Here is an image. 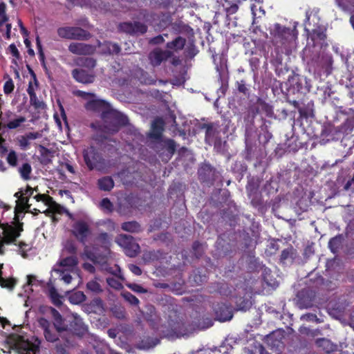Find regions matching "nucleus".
<instances>
[{
  "instance_id": "aec40b11",
  "label": "nucleus",
  "mask_w": 354,
  "mask_h": 354,
  "mask_svg": "<svg viewBox=\"0 0 354 354\" xmlns=\"http://www.w3.org/2000/svg\"><path fill=\"white\" fill-rule=\"evenodd\" d=\"M297 257V252L292 245H290L282 250L280 256V262L285 264L287 261H293Z\"/></svg>"
},
{
  "instance_id": "13d9d810",
  "label": "nucleus",
  "mask_w": 354,
  "mask_h": 354,
  "mask_svg": "<svg viewBox=\"0 0 354 354\" xmlns=\"http://www.w3.org/2000/svg\"><path fill=\"white\" fill-rule=\"evenodd\" d=\"M19 250L21 252V254L24 258H26L27 257L26 252L30 250V248H28V244L25 242L20 241L18 244Z\"/></svg>"
},
{
  "instance_id": "72a5a7b5",
  "label": "nucleus",
  "mask_w": 354,
  "mask_h": 354,
  "mask_svg": "<svg viewBox=\"0 0 354 354\" xmlns=\"http://www.w3.org/2000/svg\"><path fill=\"white\" fill-rule=\"evenodd\" d=\"M6 161L11 167H16L17 166L18 155L15 150L10 149L6 157Z\"/></svg>"
},
{
  "instance_id": "3c124183",
  "label": "nucleus",
  "mask_w": 354,
  "mask_h": 354,
  "mask_svg": "<svg viewBox=\"0 0 354 354\" xmlns=\"http://www.w3.org/2000/svg\"><path fill=\"white\" fill-rule=\"evenodd\" d=\"M126 286L133 292L138 293H146L147 292V290L145 288H144L142 286L137 283H127Z\"/></svg>"
},
{
  "instance_id": "9b49d317",
  "label": "nucleus",
  "mask_w": 354,
  "mask_h": 354,
  "mask_svg": "<svg viewBox=\"0 0 354 354\" xmlns=\"http://www.w3.org/2000/svg\"><path fill=\"white\" fill-rule=\"evenodd\" d=\"M73 79L84 84H91L95 81V75L93 70L75 68L71 71Z\"/></svg>"
},
{
  "instance_id": "ea45409f",
  "label": "nucleus",
  "mask_w": 354,
  "mask_h": 354,
  "mask_svg": "<svg viewBox=\"0 0 354 354\" xmlns=\"http://www.w3.org/2000/svg\"><path fill=\"white\" fill-rule=\"evenodd\" d=\"M86 298L85 295L81 291L75 292L70 296V300L73 304L82 303L86 300Z\"/></svg>"
},
{
  "instance_id": "5701e85b",
  "label": "nucleus",
  "mask_w": 354,
  "mask_h": 354,
  "mask_svg": "<svg viewBox=\"0 0 354 354\" xmlns=\"http://www.w3.org/2000/svg\"><path fill=\"white\" fill-rule=\"evenodd\" d=\"M317 347L321 348L324 352L330 353L335 350L336 345L326 338H319L315 341Z\"/></svg>"
},
{
  "instance_id": "6e6552de",
  "label": "nucleus",
  "mask_w": 354,
  "mask_h": 354,
  "mask_svg": "<svg viewBox=\"0 0 354 354\" xmlns=\"http://www.w3.org/2000/svg\"><path fill=\"white\" fill-rule=\"evenodd\" d=\"M118 29L119 32L130 35H144L147 32L148 27L140 21H127L120 23Z\"/></svg>"
},
{
  "instance_id": "c85d7f7f",
  "label": "nucleus",
  "mask_w": 354,
  "mask_h": 354,
  "mask_svg": "<svg viewBox=\"0 0 354 354\" xmlns=\"http://www.w3.org/2000/svg\"><path fill=\"white\" fill-rule=\"evenodd\" d=\"M235 85L239 93H242L245 97L250 96V86L246 84L245 80L236 81Z\"/></svg>"
},
{
  "instance_id": "603ef678",
  "label": "nucleus",
  "mask_w": 354,
  "mask_h": 354,
  "mask_svg": "<svg viewBox=\"0 0 354 354\" xmlns=\"http://www.w3.org/2000/svg\"><path fill=\"white\" fill-rule=\"evenodd\" d=\"M15 88L13 81L11 78L7 80L3 85L4 93L8 95L11 93Z\"/></svg>"
},
{
  "instance_id": "8fccbe9b",
  "label": "nucleus",
  "mask_w": 354,
  "mask_h": 354,
  "mask_svg": "<svg viewBox=\"0 0 354 354\" xmlns=\"http://www.w3.org/2000/svg\"><path fill=\"white\" fill-rule=\"evenodd\" d=\"M36 45H37V48L38 50L39 59L40 62H44L46 61L45 60V55L43 51L42 45L41 44V41H40L39 36H37L36 37Z\"/></svg>"
},
{
  "instance_id": "4468645a",
  "label": "nucleus",
  "mask_w": 354,
  "mask_h": 354,
  "mask_svg": "<svg viewBox=\"0 0 354 354\" xmlns=\"http://www.w3.org/2000/svg\"><path fill=\"white\" fill-rule=\"evenodd\" d=\"M213 308L217 319L221 322L229 321L233 317L231 306L225 303H218Z\"/></svg>"
},
{
  "instance_id": "2eb2a0df",
  "label": "nucleus",
  "mask_w": 354,
  "mask_h": 354,
  "mask_svg": "<svg viewBox=\"0 0 354 354\" xmlns=\"http://www.w3.org/2000/svg\"><path fill=\"white\" fill-rule=\"evenodd\" d=\"M174 53L171 50L155 49L149 54V59L153 66H157L161 64L163 61L167 60L173 57Z\"/></svg>"
},
{
  "instance_id": "ddd939ff",
  "label": "nucleus",
  "mask_w": 354,
  "mask_h": 354,
  "mask_svg": "<svg viewBox=\"0 0 354 354\" xmlns=\"http://www.w3.org/2000/svg\"><path fill=\"white\" fill-rule=\"evenodd\" d=\"M198 175L202 183L213 184L216 178V169L209 163H203L198 170Z\"/></svg>"
},
{
  "instance_id": "4d7b16f0",
  "label": "nucleus",
  "mask_w": 354,
  "mask_h": 354,
  "mask_svg": "<svg viewBox=\"0 0 354 354\" xmlns=\"http://www.w3.org/2000/svg\"><path fill=\"white\" fill-rule=\"evenodd\" d=\"M203 128H205V139H209L214 134L213 126L211 124H203Z\"/></svg>"
},
{
  "instance_id": "49530a36",
  "label": "nucleus",
  "mask_w": 354,
  "mask_h": 354,
  "mask_svg": "<svg viewBox=\"0 0 354 354\" xmlns=\"http://www.w3.org/2000/svg\"><path fill=\"white\" fill-rule=\"evenodd\" d=\"M192 250L194 254L196 256V258H200L203 253L202 244L197 241L193 243Z\"/></svg>"
},
{
  "instance_id": "bf43d9fd",
  "label": "nucleus",
  "mask_w": 354,
  "mask_h": 354,
  "mask_svg": "<svg viewBox=\"0 0 354 354\" xmlns=\"http://www.w3.org/2000/svg\"><path fill=\"white\" fill-rule=\"evenodd\" d=\"M20 205L22 206V209L28 210L30 208V205L28 204L29 198L28 197H25L24 196H20L19 200L18 201Z\"/></svg>"
},
{
  "instance_id": "c9c22d12",
  "label": "nucleus",
  "mask_w": 354,
  "mask_h": 354,
  "mask_svg": "<svg viewBox=\"0 0 354 354\" xmlns=\"http://www.w3.org/2000/svg\"><path fill=\"white\" fill-rule=\"evenodd\" d=\"M9 17L6 15V4L4 2L0 3V31H2V26L8 21Z\"/></svg>"
},
{
  "instance_id": "052dcab7",
  "label": "nucleus",
  "mask_w": 354,
  "mask_h": 354,
  "mask_svg": "<svg viewBox=\"0 0 354 354\" xmlns=\"http://www.w3.org/2000/svg\"><path fill=\"white\" fill-rule=\"evenodd\" d=\"M172 0H157L159 8L168 9L172 4Z\"/></svg>"
},
{
  "instance_id": "a18cd8bd",
  "label": "nucleus",
  "mask_w": 354,
  "mask_h": 354,
  "mask_svg": "<svg viewBox=\"0 0 354 354\" xmlns=\"http://www.w3.org/2000/svg\"><path fill=\"white\" fill-rule=\"evenodd\" d=\"M86 288L93 292H100L102 291L101 286L95 280L88 281L86 284Z\"/></svg>"
},
{
  "instance_id": "0eeeda50",
  "label": "nucleus",
  "mask_w": 354,
  "mask_h": 354,
  "mask_svg": "<svg viewBox=\"0 0 354 354\" xmlns=\"http://www.w3.org/2000/svg\"><path fill=\"white\" fill-rule=\"evenodd\" d=\"M117 242L124 248L126 254L130 257H134L140 252V245L131 235L120 234L117 239Z\"/></svg>"
},
{
  "instance_id": "5fc2aeb1",
  "label": "nucleus",
  "mask_w": 354,
  "mask_h": 354,
  "mask_svg": "<svg viewBox=\"0 0 354 354\" xmlns=\"http://www.w3.org/2000/svg\"><path fill=\"white\" fill-rule=\"evenodd\" d=\"M68 346L69 344H68L66 342L64 344H57L55 346L56 354H70V353L66 349V347Z\"/></svg>"
},
{
  "instance_id": "7c9ffc66",
  "label": "nucleus",
  "mask_w": 354,
  "mask_h": 354,
  "mask_svg": "<svg viewBox=\"0 0 354 354\" xmlns=\"http://www.w3.org/2000/svg\"><path fill=\"white\" fill-rule=\"evenodd\" d=\"M257 104L259 106V109L264 112L266 116L271 117L273 115V108L268 103L261 99H259L257 101Z\"/></svg>"
},
{
  "instance_id": "6e6d98bb",
  "label": "nucleus",
  "mask_w": 354,
  "mask_h": 354,
  "mask_svg": "<svg viewBox=\"0 0 354 354\" xmlns=\"http://www.w3.org/2000/svg\"><path fill=\"white\" fill-rule=\"evenodd\" d=\"M241 0H238L237 2H234L230 5V7L227 8V10L226 11V15L227 16L232 15L234 13H236L238 11L239 6L238 3H241Z\"/></svg>"
},
{
  "instance_id": "09e8293b",
  "label": "nucleus",
  "mask_w": 354,
  "mask_h": 354,
  "mask_svg": "<svg viewBox=\"0 0 354 354\" xmlns=\"http://www.w3.org/2000/svg\"><path fill=\"white\" fill-rule=\"evenodd\" d=\"M106 270L112 274L113 275L117 277L118 278L124 280V277L121 275V270L120 268L118 265H115V267H108L106 268Z\"/></svg>"
},
{
  "instance_id": "338daca9",
  "label": "nucleus",
  "mask_w": 354,
  "mask_h": 354,
  "mask_svg": "<svg viewBox=\"0 0 354 354\" xmlns=\"http://www.w3.org/2000/svg\"><path fill=\"white\" fill-rule=\"evenodd\" d=\"M35 191L37 190V188L35 189ZM34 189L29 185H27L26 189L22 191V195L25 197H28V198L33 194Z\"/></svg>"
},
{
  "instance_id": "a19ab883",
  "label": "nucleus",
  "mask_w": 354,
  "mask_h": 354,
  "mask_svg": "<svg viewBox=\"0 0 354 354\" xmlns=\"http://www.w3.org/2000/svg\"><path fill=\"white\" fill-rule=\"evenodd\" d=\"M100 207L102 209L111 213L113 211V204L108 198H104L102 199L100 203Z\"/></svg>"
},
{
  "instance_id": "1a4fd4ad",
  "label": "nucleus",
  "mask_w": 354,
  "mask_h": 354,
  "mask_svg": "<svg viewBox=\"0 0 354 354\" xmlns=\"http://www.w3.org/2000/svg\"><path fill=\"white\" fill-rule=\"evenodd\" d=\"M38 325L43 330L44 337L47 342H56L60 337L59 333L57 330L55 322L52 324L44 317L38 319Z\"/></svg>"
},
{
  "instance_id": "6ab92c4d",
  "label": "nucleus",
  "mask_w": 354,
  "mask_h": 354,
  "mask_svg": "<svg viewBox=\"0 0 354 354\" xmlns=\"http://www.w3.org/2000/svg\"><path fill=\"white\" fill-rule=\"evenodd\" d=\"M74 64L78 66V68H84L93 70L97 65V60L89 57H77L73 59Z\"/></svg>"
},
{
  "instance_id": "39448f33",
  "label": "nucleus",
  "mask_w": 354,
  "mask_h": 354,
  "mask_svg": "<svg viewBox=\"0 0 354 354\" xmlns=\"http://www.w3.org/2000/svg\"><path fill=\"white\" fill-rule=\"evenodd\" d=\"M57 32L60 38L70 40L87 41L92 36L88 31L77 26L59 27Z\"/></svg>"
},
{
  "instance_id": "864d4df0",
  "label": "nucleus",
  "mask_w": 354,
  "mask_h": 354,
  "mask_svg": "<svg viewBox=\"0 0 354 354\" xmlns=\"http://www.w3.org/2000/svg\"><path fill=\"white\" fill-rule=\"evenodd\" d=\"M75 94L77 96L80 97L87 101L90 99L95 97V95H96L93 93H88V92H85V91H80V90L77 91Z\"/></svg>"
},
{
  "instance_id": "f257e3e1",
  "label": "nucleus",
  "mask_w": 354,
  "mask_h": 354,
  "mask_svg": "<svg viewBox=\"0 0 354 354\" xmlns=\"http://www.w3.org/2000/svg\"><path fill=\"white\" fill-rule=\"evenodd\" d=\"M55 318V326L59 333L60 337L70 344L71 339L74 337H82L87 332V326L82 319L77 315L63 319L60 313L55 308H52Z\"/></svg>"
},
{
  "instance_id": "f03ea898",
  "label": "nucleus",
  "mask_w": 354,
  "mask_h": 354,
  "mask_svg": "<svg viewBox=\"0 0 354 354\" xmlns=\"http://www.w3.org/2000/svg\"><path fill=\"white\" fill-rule=\"evenodd\" d=\"M270 34L274 45L286 48L296 41L298 31L296 28L291 29L276 23L270 28Z\"/></svg>"
},
{
  "instance_id": "b1692460",
  "label": "nucleus",
  "mask_w": 354,
  "mask_h": 354,
  "mask_svg": "<svg viewBox=\"0 0 354 354\" xmlns=\"http://www.w3.org/2000/svg\"><path fill=\"white\" fill-rule=\"evenodd\" d=\"M97 187L104 192H110L114 187V181L111 176H104L97 180Z\"/></svg>"
},
{
  "instance_id": "de8ad7c7",
  "label": "nucleus",
  "mask_w": 354,
  "mask_h": 354,
  "mask_svg": "<svg viewBox=\"0 0 354 354\" xmlns=\"http://www.w3.org/2000/svg\"><path fill=\"white\" fill-rule=\"evenodd\" d=\"M106 283L110 287L115 290H120L121 288H122V283L114 277H107Z\"/></svg>"
},
{
  "instance_id": "412c9836",
  "label": "nucleus",
  "mask_w": 354,
  "mask_h": 354,
  "mask_svg": "<svg viewBox=\"0 0 354 354\" xmlns=\"http://www.w3.org/2000/svg\"><path fill=\"white\" fill-rule=\"evenodd\" d=\"M95 245L100 246L105 251L109 252L111 246V238L108 233L101 232L95 238Z\"/></svg>"
},
{
  "instance_id": "f3484780",
  "label": "nucleus",
  "mask_w": 354,
  "mask_h": 354,
  "mask_svg": "<svg viewBox=\"0 0 354 354\" xmlns=\"http://www.w3.org/2000/svg\"><path fill=\"white\" fill-rule=\"evenodd\" d=\"M165 122L160 118H156L151 125V131L149 133V137L151 139L160 140L164 131Z\"/></svg>"
},
{
  "instance_id": "7ed1b4c3",
  "label": "nucleus",
  "mask_w": 354,
  "mask_h": 354,
  "mask_svg": "<svg viewBox=\"0 0 354 354\" xmlns=\"http://www.w3.org/2000/svg\"><path fill=\"white\" fill-rule=\"evenodd\" d=\"M102 120L104 122L102 131L109 134L118 132L121 127L129 124L127 116L111 106L102 115Z\"/></svg>"
},
{
  "instance_id": "2f4dec72",
  "label": "nucleus",
  "mask_w": 354,
  "mask_h": 354,
  "mask_svg": "<svg viewBox=\"0 0 354 354\" xmlns=\"http://www.w3.org/2000/svg\"><path fill=\"white\" fill-rule=\"evenodd\" d=\"M77 258L76 256L71 255L60 260L59 266L62 267L73 268L77 264Z\"/></svg>"
},
{
  "instance_id": "a878e982",
  "label": "nucleus",
  "mask_w": 354,
  "mask_h": 354,
  "mask_svg": "<svg viewBox=\"0 0 354 354\" xmlns=\"http://www.w3.org/2000/svg\"><path fill=\"white\" fill-rule=\"evenodd\" d=\"M84 254L86 257L88 259L93 262L94 263L99 262V259L100 256L96 252V248L95 246L92 248H89L87 245H85L84 249Z\"/></svg>"
},
{
  "instance_id": "393cba45",
  "label": "nucleus",
  "mask_w": 354,
  "mask_h": 354,
  "mask_svg": "<svg viewBox=\"0 0 354 354\" xmlns=\"http://www.w3.org/2000/svg\"><path fill=\"white\" fill-rule=\"evenodd\" d=\"M121 228L122 230L131 233H138L142 231L141 225L136 221L123 223L121 225Z\"/></svg>"
},
{
  "instance_id": "f8f14e48",
  "label": "nucleus",
  "mask_w": 354,
  "mask_h": 354,
  "mask_svg": "<svg viewBox=\"0 0 354 354\" xmlns=\"http://www.w3.org/2000/svg\"><path fill=\"white\" fill-rule=\"evenodd\" d=\"M111 107L110 104L101 99H97L96 97L88 100L84 104V108L87 111L101 113V116L104 115L105 111H107Z\"/></svg>"
},
{
  "instance_id": "4be33fe9",
  "label": "nucleus",
  "mask_w": 354,
  "mask_h": 354,
  "mask_svg": "<svg viewBox=\"0 0 354 354\" xmlns=\"http://www.w3.org/2000/svg\"><path fill=\"white\" fill-rule=\"evenodd\" d=\"M186 44V39L178 36L171 41H169L166 44V47L169 50L179 51L184 48Z\"/></svg>"
},
{
  "instance_id": "58836bf2",
  "label": "nucleus",
  "mask_w": 354,
  "mask_h": 354,
  "mask_svg": "<svg viewBox=\"0 0 354 354\" xmlns=\"http://www.w3.org/2000/svg\"><path fill=\"white\" fill-rule=\"evenodd\" d=\"M26 121V118L24 116H19L17 118L8 122L6 124V127L9 129H15L21 126L22 123Z\"/></svg>"
},
{
  "instance_id": "69168bd1",
  "label": "nucleus",
  "mask_w": 354,
  "mask_h": 354,
  "mask_svg": "<svg viewBox=\"0 0 354 354\" xmlns=\"http://www.w3.org/2000/svg\"><path fill=\"white\" fill-rule=\"evenodd\" d=\"M27 92L30 96V101H33L34 100L36 99V93L34 91L31 82L29 83L28 87L27 88Z\"/></svg>"
},
{
  "instance_id": "680f3d73",
  "label": "nucleus",
  "mask_w": 354,
  "mask_h": 354,
  "mask_svg": "<svg viewBox=\"0 0 354 354\" xmlns=\"http://www.w3.org/2000/svg\"><path fill=\"white\" fill-rule=\"evenodd\" d=\"M128 268L129 270L133 273L136 276H140L142 274L141 268L135 264H129Z\"/></svg>"
},
{
  "instance_id": "cd10ccee",
  "label": "nucleus",
  "mask_w": 354,
  "mask_h": 354,
  "mask_svg": "<svg viewBox=\"0 0 354 354\" xmlns=\"http://www.w3.org/2000/svg\"><path fill=\"white\" fill-rule=\"evenodd\" d=\"M18 171L22 179L24 180H28L30 179L32 167L30 163H23L22 165L18 169Z\"/></svg>"
},
{
  "instance_id": "4c0bfd02",
  "label": "nucleus",
  "mask_w": 354,
  "mask_h": 354,
  "mask_svg": "<svg viewBox=\"0 0 354 354\" xmlns=\"http://www.w3.org/2000/svg\"><path fill=\"white\" fill-rule=\"evenodd\" d=\"M122 297L132 306H138L140 303L139 299L130 292L124 291L121 294Z\"/></svg>"
},
{
  "instance_id": "f704fd0d",
  "label": "nucleus",
  "mask_w": 354,
  "mask_h": 354,
  "mask_svg": "<svg viewBox=\"0 0 354 354\" xmlns=\"http://www.w3.org/2000/svg\"><path fill=\"white\" fill-rule=\"evenodd\" d=\"M313 103H308L307 106L298 108V111L301 116L308 118L313 116Z\"/></svg>"
},
{
  "instance_id": "9d476101",
  "label": "nucleus",
  "mask_w": 354,
  "mask_h": 354,
  "mask_svg": "<svg viewBox=\"0 0 354 354\" xmlns=\"http://www.w3.org/2000/svg\"><path fill=\"white\" fill-rule=\"evenodd\" d=\"M68 50L74 55L89 56L95 54L96 46L86 43L72 42L68 46Z\"/></svg>"
},
{
  "instance_id": "0e129e2a",
  "label": "nucleus",
  "mask_w": 354,
  "mask_h": 354,
  "mask_svg": "<svg viewBox=\"0 0 354 354\" xmlns=\"http://www.w3.org/2000/svg\"><path fill=\"white\" fill-rule=\"evenodd\" d=\"M40 344V341L38 342L37 344H32L30 346H28L27 348V353L28 354H35L37 351H39V344Z\"/></svg>"
},
{
  "instance_id": "20e7f679",
  "label": "nucleus",
  "mask_w": 354,
  "mask_h": 354,
  "mask_svg": "<svg viewBox=\"0 0 354 354\" xmlns=\"http://www.w3.org/2000/svg\"><path fill=\"white\" fill-rule=\"evenodd\" d=\"M83 158L90 171L96 170L105 173L110 167L109 161L104 159L102 154L93 146H90L83 151Z\"/></svg>"
},
{
  "instance_id": "e433bc0d",
  "label": "nucleus",
  "mask_w": 354,
  "mask_h": 354,
  "mask_svg": "<svg viewBox=\"0 0 354 354\" xmlns=\"http://www.w3.org/2000/svg\"><path fill=\"white\" fill-rule=\"evenodd\" d=\"M40 149V155H41V162L42 164L48 165L51 162L50 158H49V154L50 153V150L44 147L43 145H39Z\"/></svg>"
},
{
  "instance_id": "774afa93",
  "label": "nucleus",
  "mask_w": 354,
  "mask_h": 354,
  "mask_svg": "<svg viewBox=\"0 0 354 354\" xmlns=\"http://www.w3.org/2000/svg\"><path fill=\"white\" fill-rule=\"evenodd\" d=\"M82 268L84 270L90 273H94L95 271V267L90 263H84L82 264Z\"/></svg>"
},
{
  "instance_id": "a211bd4d",
  "label": "nucleus",
  "mask_w": 354,
  "mask_h": 354,
  "mask_svg": "<svg viewBox=\"0 0 354 354\" xmlns=\"http://www.w3.org/2000/svg\"><path fill=\"white\" fill-rule=\"evenodd\" d=\"M42 136L39 131L28 132L24 136H21L17 138L19 146L23 150H26L30 147V141L40 138Z\"/></svg>"
},
{
  "instance_id": "dca6fc26",
  "label": "nucleus",
  "mask_w": 354,
  "mask_h": 354,
  "mask_svg": "<svg viewBox=\"0 0 354 354\" xmlns=\"http://www.w3.org/2000/svg\"><path fill=\"white\" fill-rule=\"evenodd\" d=\"M97 46L100 49V53L104 55H118L121 51V48L118 44L109 41L102 42L97 40Z\"/></svg>"
},
{
  "instance_id": "c03bdc74",
  "label": "nucleus",
  "mask_w": 354,
  "mask_h": 354,
  "mask_svg": "<svg viewBox=\"0 0 354 354\" xmlns=\"http://www.w3.org/2000/svg\"><path fill=\"white\" fill-rule=\"evenodd\" d=\"M313 40L324 41L326 39L325 31L321 29H315L311 34Z\"/></svg>"
},
{
  "instance_id": "c756f323",
  "label": "nucleus",
  "mask_w": 354,
  "mask_h": 354,
  "mask_svg": "<svg viewBox=\"0 0 354 354\" xmlns=\"http://www.w3.org/2000/svg\"><path fill=\"white\" fill-rule=\"evenodd\" d=\"M73 5L79 6L81 7H94L95 8L97 4L98 0H67Z\"/></svg>"
},
{
  "instance_id": "bb28decb",
  "label": "nucleus",
  "mask_w": 354,
  "mask_h": 354,
  "mask_svg": "<svg viewBox=\"0 0 354 354\" xmlns=\"http://www.w3.org/2000/svg\"><path fill=\"white\" fill-rule=\"evenodd\" d=\"M343 241L342 235L339 234L331 238L328 241V248L333 253H336L342 245Z\"/></svg>"
},
{
  "instance_id": "e2e57ef3",
  "label": "nucleus",
  "mask_w": 354,
  "mask_h": 354,
  "mask_svg": "<svg viewBox=\"0 0 354 354\" xmlns=\"http://www.w3.org/2000/svg\"><path fill=\"white\" fill-rule=\"evenodd\" d=\"M8 49L10 50V53L14 57H15L16 59H19L21 57L20 53H19L17 46H15V44H10L8 47Z\"/></svg>"
},
{
  "instance_id": "79ce46f5",
  "label": "nucleus",
  "mask_w": 354,
  "mask_h": 354,
  "mask_svg": "<svg viewBox=\"0 0 354 354\" xmlns=\"http://www.w3.org/2000/svg\"><path fill=\"white\" fill-rule=\"evenodd\" d=\"M64 248L66 252H68L73 256H76L77 248L75 243L73 241H72V240L66 241Z\"/></svg>"
},
{
  "instance_id": "423d86ee",
  "label": "nucleus",
  "mask_w": 354,
  "mask_h": 354,
  "mask_svg": "<svg viewBox=\"0 0 354 354\" xmlns=\"http://www.w3.org/2000/svg\"><path fill=\"white\" fill-rule=\"evenodd\" d=\"M71 234L80 243L85 245L91 234V230L88 222L80 219L73 223Z\"/></svg>"
},
{
  "instance_id": "473e14b6",
  "label": "nucleus",
  "mask_w": 354,
  "mask_h": 354,
  "mask_svg": "<svg viewBox=\"0 0 354 354\" xmlns=\"http://www.w3.org/2000/svg\"><path fill=\"white\" fill-rule=\"evenodd\" d=\"M17 284V280L14 278H3L0 276V286L1 288L12 290Z\"/></svg>"
},
{
  "instance_id": "37998d69",
  "label": "nucleus",
  "mask_w": 354,
  "mask_h": 354,
  "mask_svg": "<svg viewBox=\"0 0 354 354\" xmlns=\"http://www.w3.org/2000/svg\"><path fill=\"white\" fill-rule=\"evenodd\" d=\"M164 142H165V145L166 147V150L167 151V152L169 154V156L171 158L176 152V142L172 139H167V140H165Z\"/></svg>"
}]
</instances>
